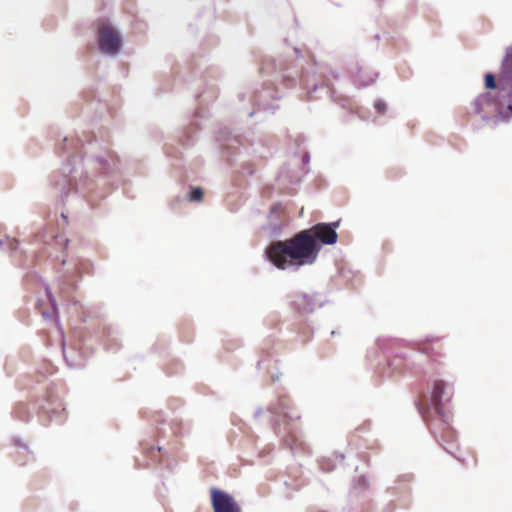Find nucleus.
<instances>
[{
  "label": "nucleus",
  "mask_w": 512,
  "mask_h": 512,
  "mask_svg": "<svg viewBox=\"0 0 512 512\" xmlns=\"http://www.w3.org/2000/svg\"><path fill=\"white\" fill-rule=\"evenodd\" d=\"M338 226V222L335 223H318L312 226L310 229H306V231H310L311 236L316 240H319L321 243L326 245H332L337 242L338 235L335 231Z\"/></svg>",
  "instance_id": "obj_5"
},
{
  "label": "nucleus",
  "mask_w": 512,
  "mask_h": 512,
  "mask_svg": "<svg viewBox=\"0 0 512 512\" xmlns=\"http://www.w3.org/2000/svg\"><path fill=\"white\" fill-rule=\"evenodd\" d=\"M499 90L512 97V44L505 49L499 72ZM512 116V104L508 106Z\"/></svg>",
  "instance_id": "obj_2"
},
{
  "label": "nucleus",
  "mask_w": 512,
  "mask_h": 512,
  "mask_svg": "<svg viewBox=\"0 0 512 512\" xmlns=\"http://www.w3.org/2000/svg\"><path fill=\"white\" fill-rule=\"evenodd\" d=\"M419 350L432 359L442 355L443 344L439 338H428L419 343Z\"/></svg>",
  "instance_id": "obj_7"
},
{
  "label": "nucleus",
  "mask_w": 512,
  "mask_h": 512,
  "mask_svg": "<svg viewBox=\"0 0 512 512\" xmlns=\"http://www.w3.org/2000/svg\"><path fill=\"white\" fill-rule=\"evenodd\" d=\"M475 106H476V112L477 113H481L482 112V108L480 106V98H477L474 102Z\"/></svg>",
  "instance_id": "obj_12"
},
{
  "label": "nucleus",
  "mask_w": 512,
  "mask_h": 512,
  "mask_svg": "<svg viewBox=\"0 0 512 512\" xmlns=\"http://www.w3.org/2000/svg\"><path fill=\"white\" fill-rule=\"evenodd\" d=\"M281 208L280 204H276L272 207V211H278Z\"/></svg>",
  "instance_id": "obj_14"
},
{
  "label": "nucleus",
  "mask_w": 512,
  "mask_h": 512,
  "mask_svg": "<svg viewBox=\"0 0 512 512\" xmlns=\"http://www.w3.org/2000/svg\"><path fill=\"white\" fill-rule=\"evenodd\" d=\"M485 87L487 89L493 90L498 88L499 89V81L496 82V78L492 73H487L484 78Z\"/></svg>",
  "instance_id": "obj_9"
},
{
  "label": "nucleus",
  "mask_w": 512,
  "mask_h": 512,
  "mask_svg": "<svg viewBox=\"0 0 512 512\" xmlns=\"http://www.w3.org/2000/svg\"><path fill=\"white\" fill-rule=\"evenodd\" d=\"M372 82H374V78L373 77H370L369 80L365 81V82H361V85H369L371 84Z\"/></svg>",
  "instance_id": "obj_13"
},
{
  "label": "nucleus",
  "mask_w": 512,
  "mask_h": 512,
  "mask_svg": "<svg viewBox=\"0 0 512 512\" xmlns=\"http://www.w3.org/2000/svg\"><path fill=\"white\" fill-rule=\"evenodd\" d=\"M452 396L449 385L443 380H436L433 384L431 394V403L438 414H442L443 405L448 402Z\"/></svg>",
  "instance_id": "obj_6"
},
{
  "label": "nucleus",
  "mask_w": 512,
  "mask_h": 512,
  "mask_svg": "<svg viewBox=\"0 0 512 512\" xmlns=\"http://www.w3.org/2000/svg\"><path fill=\"white\" fill-rule=\"evenodd\" d=\"M203 196H204V192H203L202 188L197 187V188H194L190 192L188 199L191 202H200V201H202Z\"/></svg>",
  "instance_id": "obj_10"
},
{
  "label": "nucleus",
  "mask_w": 512,
  "mask_h": 512,
  "mask_svg": "<svg viewBox=\"0 0 512 512\" xmlns=\"http://www.w3.org/2000/svg\"><path fill=\"white\" fill-rule=\"evenodd\" d=\"M98 40L100 49L107 54L117 53L121 45L119 34L107 24H102L99 27Z\"/></svg>",
  "instance_id": "obj_3"
},
{
  "label": "nucleus",
  "mask_w": 512,
  "mask_h": 512,
  "mask_svg": "<svg viewBox=\"0 0 512 512\" xmlns=\"http://www.w3.org/2000/svg\"><path fill=\"white\" fill-rule=\"evenodd\" d=\"M211 502L214 512H241L235 499L228 493L212 488Z\"/></svg>",
  "instance_id": "obj_4"
},
{
  "label": "nucleus",
  "mask_w": 512,
  "mask_h": 512,
  "mask_svg": "<svg viewBox=\"0 0 512 512\" xmlns=\"http://www.w3.org/2000/svg\"><path fill=\"white\" fill-rule=\"evenodd\" d=\"M320 247L310 231L303 230L292 238L273 242L266 250L268 259L278 269L312 264L316 261Z\"/></svg>",
  "instance_id": "obj_1"
},
{
  "label": "nucleus",
  "mask_w": 512,
  "mask_h": 512,
  "mask_svg": "<svg viewBox=\"0 0 512 512\" xmlns=\"http://www.w3.org/2000/svg\"><path fill=\"white\" fill-rule=\"evenodd\" d=\"M18 246V240L15 238L6 237L0 241V248L14 251Z\"/></svg>",
  "instance_id": "obj_8"
},
{
  "label": "nucleus",
  "mask_w": 512,
  "mask_h": 512,
  "mask_svg": "<svg viewBox=\"0 0 512 512\" xmlns=\"http://www.w3.org/2000/svg\"><path fill=\"white\" fill-rule=\"evenodd\" d=\"M375 108H376L379 112L383 113V112H385V110H386V105H385V103H384V102L378 101V102H376V104H375Z\"/></svg>",
  "instance_id": "obj_11"
}]
</instances>
